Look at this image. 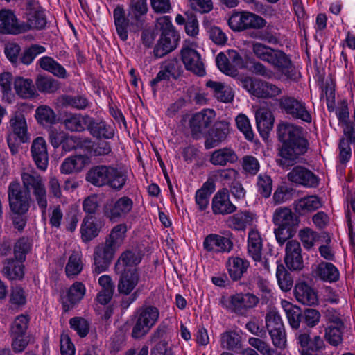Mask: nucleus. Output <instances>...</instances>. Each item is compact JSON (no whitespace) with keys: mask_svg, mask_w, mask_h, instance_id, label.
Here are the masks:
<instances>
[{"mask_svg":"<svg viewBox=\"0 0 355 355\" xmlns=\"http://www.w3.org/2000/svg\"><path fill=\"white\" fill-rule=\"evenodd\" d=\"M277 135L282 145L278 148L276 162L282 168H288L301 162L309 143L304 137L303 128L288 123L278 125Z\"/></svg>","mask_w":355,"mask_h":355,"instance_id":"1","label":"nucleus"},{"mask_svg":"<svg viewBox=\"0 0 355 355\" xmlns=\"http://www.w3.org/2000/svg\"><path fill=\"white\" fill-rule=\"evenodd\" d=\"M24 191L33 195L42 214L48 207L47 191L42 175L35 171H24L21 174Z\"/></svg>","mask_w":355,"mask_h":355,"instance_id":"2","label":"nucleus"},{"mask_svg":"<svg viewBox=\"0 0 355 355\" xmlns=\"http://www.w3.org/2000/svg\"><path fill=\"white\" fill-rule=\"evenodd\" d=\"M10 132L8 133L6 139L12 155L18 153L20 144L30 141V134L24 114L21 111H15L11 114L9 120Z\"/></svg>","mask_w":355,"mask_h":355,"instance_id":"3","label":"nucleus"},{"mask_svg":"<svg viewBox=\"0 0 355 355\" xmlns=\"http://www.w3.org/2000/svg\"><path fill=\"white\" fill-rule=\"evenodd\" d=\"M8 199L11 212L17 216H24L31 207L32 198L23 190L17 180L10 182L8 187Z\"/></svg>","mask_w":355,"mask_h":355,"instance_id":"4","label":"nucleus"},{"mask_svg":"<svg viewBox=\"0 0 355 355\" xmlns=\"http://www.w3.org/2000/svg\"><path fill=\"white\" fill-rule=\"evenodd\" d=\"M137 319L132 328V338L139 339L144 336L155 325L159 318L158 309L152 306H142L137 311Z\"/></svg>","mask_w":355,"mask_h":355,"instance_id":"5","label":"nucleus"},{"mask_svg":"<svg viewBox=\"0 0 355 355\" xmlns=\"http://www.w3.org/2000/svg\"><path fill=\"white\" fill-rule=\"evenodd\" d=\"M134 202L128 196H122L107 202L103 207L105 217L112 223L126 218L132 212Z\"/></svg>","mask_w":355,"mask_h":355,"instance_id":"6","label":"nucleus"},{"mask_svg":"<svg viewBox=\"0 0 355 355\" xmlns=\"http://www.w3.org/2000/svg\"><path fill=\"white\" fill-rule=\"evenodd\" d=\"M279 107L286 114L295 119H300L306 123H311V114L308 110L306 103L294 96L285 95L279 99Z\"/></svg>","mask_w":355,"mask_h":355,"instance_id":"7","label":"nucleus"},{"mask_svg":"<svg viewBox=\"0 0 355 355\" xmlns=\"http://www.w3.org/2000/svg\"><path fill=\"white\" fill-rule=\"evenodd\" d=\"M215 116V112L211 109H204L193 114L189 120L193 137L197 139L204 134L213 123Z\"/></svg>","mask_w":355,"mask_h":355,"instance_id":"8","label":"nucleus"},{"mask_svg":"<svg viewBox=\"0 0 355 355\" xmlns=\"http://www.w3.org/2000/svg\"><path fill=\"white\" fill-rule=\"evenodd\" d=\"M289 182L297 186L315 188L319 184L318 178L309 169L302 166H295L287 174Z\"/></svg>","mask_w":355,"mask_h":355,"instance_id":"9","label":"nucleus"},{"mask_svg":"<svg viewBox=\"0 0 355 355\" xmlns=\"http://www.w3.org/2000/svg\"><path fill=\"white\" fill-rule=\"evenodd\" d=\"M297 344L300 347V352L319 353L325 347L323 339L318 335L311 336V330H300L295 334Z\"/></svg>","mask_w":355,"mask_h":355,"instance_id":"10","label":"nucleus"},{"mask_svg":"<svg viewBox=\"0 0 355 355\" xmlns=\"http://www.w3.org/2000/svg\"><path fill=\"white\" fill-rule=\"evenodd\" d=\"M181 58L187 70L199 76L205 75V68L201 55L192 46L182 47Z\"/></svg>","mask_w":355,"mask_h":355,"instance_id":"11","label":"nucleus"},{"mask_svg":"<svg viewBox=\"0 0 355 355\" xmlns=\"http://www.w3.org/2000/svg\"><path fill=\"white\" fill-rule=\"evenodd\" d=\"M115 251L114 245L96 246L94 253V273L99 275L107 270L114 258Z\"/></svg>","mask_w":355,"mask_h":355,"instance_id":"12","label":"nucleus"},{"mask_svg":"<svg viewBox=\"0 0 355 355\" xmlns=\"http://www.w3.org/2000/svg\"><path fill=\"white\" fill-rule=\"evenodd\" d=\"M119 275L117 289L120 294L128 295L135 289L139 280V274L137 268L115 270Z\"/></svg>","mask_w":355,"mask_h":355,"instance_id":"13","label":"nucleus"},{"mask_svg":"<svg viewBox=\"0 0 355 355\" xmlns=\"http://www.w3.org/2000/svg\"><path fill=\"white\" fill-rule=\"evenodd\" d=\"M212 211L216 215H227L236 211V207L230 200V191L226 188L218 190L211 202Z\"/></svg>","mask_w":355,"mask_h":355,"instance_id":"14","label":"nucleus"},{"mask_svg":"<svg viewBox=\"0 0 355 355\" xmlns=\"http://www.w3.org/2000/svg\"><path fill=\"white\" fill-rule=\"evenodd\" d=\"M259 298L252 293H236L230 297V306L233 312L242 315L248 309L254 308L259 303Z\"/></svg>","mask_w":355,"mask_h":355,"instance_id":"15","label":"nucleus"},{"mask_svg":"<svg viewBox=\"0 0 355 355\" xmlns=\"http://www.w3.org/2000/svg\"><path fill=\"white\" fill-rule=\"evenodd\" d=\"M230 134V123L225 121L216 122L209 130L205 142L207 149L219 146L223 142Z\"/></svg>","mask_w":355,"mask_h":355,"instance_id":"16","label":"nucleus"},{"mask_svg":"<svg viewBox=\"0 0 355 355\" xmlns=\"http://www.w3.org/2000/svg\"><path fill=\"white\" fill-rule=\"evenodd\" d=\"M26 15L30 27L40 30L46 26V15L44 10L39 6L37 1H27Z\"/></svg>","mask_w":355,"mask_h":355,"instance_id":"17","label":"nucleus"},{"mask_svg":"<svg viewBox=\"0 0 355 355\" xmlns=\"http://www.w3.org/2000/svg\"><path fill=\"white\" fill-rule=\"evenodd\" d=\"M31 151L33 159L38 168L45 171L48 166V153L46 143L42 137H38L33 141Z\"/></svg>","mask_w":355,"mask_h":355,"instance_id":"18","label":"nucleus"},{"mask_svg":"<svg viewBox=\"0 0 355 355\" xmlns=\"http://www.w3.org/2000/svg\"><path fill=\"white\" fill-rule=\"evenodd\" d=\"M144 253L137 246L123 252L116 261L114 270L129 269L128 266H136L141 261Z\"/></svg>","mask_w":355,"mask_h":355,"instance_id":"19","label":"nucleus"},{"mask_svg":"<svg viewBox=\"0 0 355 355\" xmlns=\"http://www.w3.org/2000/svg\"><path fill=\"white\" fill-rule=\"evenodd\" d=\"M178 35L175 33H162L161 37L154 49V55L162 58L173 51L178 46Z\"/></svg>","mask_w":355,"mask_h":355,"instance_id":"20","label":"nucleus"},{"mask_svg":"<svg viewBox=\"0 0 355 355\" xmlns=\"http://www.w3.org/2000/svg\"><path fill=\"white\" fill-rule=\"evenodd\" d=\"M113 18L119 37L123 42L126 41L128 37V28L130 26V22L125 15L123 6H116L113 11Z\"/></svg>","mask_w":355,"mask_h":355,"instance_id":"21","label":"nucleus"},{"mask_svg":"<svg viewBox=\"0 0 355 355\" xmlns=\"http://www.w3.org/2000/svg\"><path fill=\"white\" fill-rule=\"evenodd\" d=\"M238 159L236 152L232 148L225 147L212 152L209 162L214 166H225L236 163Z\"/></svg>","mask_w":355,"mask_h":355,"instance_id":"22","label":"nucleus"},{"mask_svg":"<svg viewBox=\"0 0 355 355\" xmlns=\"http://www.w3.org/2000/svg\"><path fill=\"white\" fill-rule=\"evenodd\" d=\"M215 183L211 179H208L202 186L196 191L195 202L199 211H205L209 206V198L215 191Z\"/></svg>","mask_w":355,"mask_h":355,"instance_id":"23","label":"nucleus"},{"mask_svg":"<svg viewBox=\"0 0 355 355\" xmlns=\"http://www.w3.org/2000/svg\"><path fill=\"white\" fill-rule=\"evenodd\" d=\"M257 129L260 135L267 137L274 125V117L272 112L266 108H259L255 114Z\"/></svg>","mask_w":355,"mask_h":355,"instance_id":"24","label":"nucleus"},{"mask_svg":"<svg viewBox=\"0 0 355 355\" xmlns=\"http://www.w3.org/2000/svg\"><path fill=\"white\" fill-rule=\"evenodd\" d=\"M272 221L278 227H294L298 224L296 215L288 207H279L273 213Z\"/></svg>","mask_w":355,"mask_h":355,"instance_id":"25","label":"nucleus"},{"mask_svg":"<svg viewBox=\"0 0 355 355\" xmlns=\"http://www.w3.org/2000/svg\"><path fill=\"white\" fill-rule=\"evenodd\" d=\"M89 116L80 114L66 113L63 116L62 123L65 129L71 132H81L87 125Z\"/></svg>","mask_w":355,"mask_h":355,"instance_id":"26","label":"nucleus"},{"mask_svg":"<svg viewBox=\"0 0 355 355\" xmlns=\"http://www.w3.org/2000/svg\"><path fill=\"white\" fill-rule=\"evenodd\" d=\"M294 295L298 302L305 305H314L318 302L315 291L305 282L295 284Z\"/></svg>","mask_w":355,"mask_h":355,"instance_id":"27","label":"nucleus"},{"mask_svg":"<svg viewBox=\"0 0 355 355\" xmlns=\"http://www.w3.org/2000/svg\"><path fill=\"white\" fill-rule=\"evenodd\" d=\"M255 216L249 211L237 212L227 218V225L236 230H244L248 225H252Z\"/></svg>","mask_w":355,"mask_h":355,"instance_id":"28","label":"nucleus"},{"mask_svg":"<svg viewBox=\"0 0 355 355\" xmlns=\"http://www.w3.org/2000/svg\"><path fill=\"white\" fill-rule=\"evenodd\" d=\"M17 17L10 10L0 11V33L4 34H16L19 32Z\"/></svg>","mask_w":355,"mask_h":355,"instance_id":"29","label":"nucleus"},{"mask_svg":"<svg viewBox=\"0 0 355 355\" xmlns=\"http://www.w3.org/2000/svg\"><path fill=\"white\" fill-rule=\"evenodd\" d=\"M87 128L93 137L98 138L110 139L114 134L113 128L105 121L95 120L92 117H89Z\"/></svg>","mask_w":355,"mask_h":355,"instance_id":"30","label":"nucleus"},{"mask_svg":"<svg viewBox=\"0 0 355 355\" xmlns=\"http://www.w3.org/2000/svg\"><path fill=\"white\" fill-rule=\"evenodd\" d=\"M14 89L16 94L21 98H33L37 95L33 82L30 78L17 77L14 80Z\"/></svg>","mask_w":355,"mask_h":355,"instance_id":"31","label":"nucleus"},{"mask_svg":"<svg viewBox=\"0 0 355 355\" xmlns=\"http://www.w3.org/2000/svg\"><path fill=\"white\" fill-rule=\"evenodd\" d=\"M110 166L99 165L90 168L86 175V180L96 187L107 185Z\"/></svg>","mask_w":355,"mask_h":355,"instance_id":"32","label":"nucleus"},{"mask_svg":"<svg viewBox=\"0 0 355 355\" xmlns=\"http://www.w3.org/2000/svg\"><path fill=\"white\" fill-rule=\"evenodd\" d=\"M43 70L48 71L59 78H66L67 72L64 67L50 56H43L37 62Z\"/></svg>","mask_w":355,"mask_h":355,"instance_id":"33","label":"nucleus"},{"mask_svg":"<svg viewBox=\"0 0 355 355\" xmlns=\"http://www.w3.org/2000/svg\"><path fill=\"white\" fill-rule=\"evenodd\" d=\"M284 261L287 267L293 270H299L303 268V260L301 255L300 245H286Z\"/></svg>","mask_w":355,"mask_h":355,"instance_id":"34","label":"nucleus"},{"mask_svg":"<svg viewBox=\"0 0 355 355\" xmlns=\"http://www.w3.org/2000/svg\"><path fill=\"white\" fill-rule=\"evenodd\" d=\"M322 202L317 196H308L303 197L294 203L295 210L300 214H305L307 212L314 211L320 208Z\"/></svg>","mask_w":355,"mask_h":355,"instance_id":"35","label":"nucleus"},{"mask_svg":"<svg viewBox=\"0 0 355 355\" xmlns=\"http://www.w3.org/2000/svg\"><path fill=\"white\" fill-rule=\"evenodd\" d=\"M3 275L10 280H21L24 276V265L12 258L3 261Z\"/></svg>","mask_w":355,"mask_h":355,"instance_id":"36","label":"nucleus"},{"mask_svg":"<svg viewBox=\"0 0 355 355\" xmlns=\"http://www.w3.org/2000/svg\"><path fill=\"white\" fill-rule=\"evenodd\" d=\"M249 262L240 257H232L227 261V270L234 281L240 279L249 268Z\"/></svg>","mask_w":355,"mask_h":355,"instance_id":"37","label":"nucleus"},{"mask_svg":"<svg viewBox=\"0 0 355 355\" xmlns=\"http://www.w3.org/2000/svg\"><path fill=\"white\" fill-rule=\"evenodd\" d=\"M87 159L83 155H75L64 159L60 166L62 174H71L80 172L85 166Z\"/></svg>","mask_w":355,"mask_h":355,"instance_id":"38","label":"nucleus"},{"mask_svg":"<svg viewBox=\"0 0 355 355\" xmlns=\"http://www.w3.org/2000/svg\"><path fill=\"white\" fill-rule=\"evenodd\" d=\"M243 87L252 95L258 98H265L266 81L250 77H245L241 80Z\"/></svg>","mask_w":355,"mask_h":355,"instance_id":"39","label":"nucleus"},{"mask_svg":"<svg viewBox=\"0 0 355 355\" xmlns=\"http://www.w3.org/2000/svg\"><path fill=\"white\" fill-rule=\"evenodd\" d=\"M107 179V185L119 191L125 184L128 176L124 171L110 166Z\"/></svg>","mask_w":355,"mask_h":355,"instance_id":"40","label":"nucleus"},{"mask_svg":"<svg viewBox=\"0 0 355 355\" xmlns=\"http://www.w3.org/2000/svg\"><path fill=\"white\" fill-rule=\"evenodd\" d=\"M147 0H131L129 5V15L135 21L137 26H141L142 17L148 12Z\"/></svg>","mask_w":355,"mask_h":355,"instance_id":"41","label":"nucleus"},{"mask_svg":"<svg viewBox=\"0 0 355 355\" xmlns=\"http://www.w3.org/2000/svg\"><path fill=\"white\" fill-rule=\"evenodd\" d=\"M100 228L92 216L85 217L80 227L81 238L83 242H89L98 235Z\"/></svg>","mask_w":355,"mask_h":355,"instance_id":"42","label":"nucleus"},{"mask_svg":"<svg viewBox=\"0 0 355 355\" xmlns=\"http://www.w3.org/2000/svg\"><path fill=\"white\" fill-rule=\"evenodd\" d=\"M315 273L321 279L329 282H336L339 279V272L331 263H320L317 266Z\"/></svg>","mask_w":355,"mask_h":355,"instance_id":"43","label":"nucleus"},{"mask_svg":"<svg viewBox=\"0 0 355 355\" xmlns=\"http://www.w3.org/2000/svg\"><path fill=\"white\" fill-rule=\"evenodd\" d=\"M282 304L291 327L293 329H297L300 323H302L303 311L300 307L294 306L285 300L282 301Z\"/></svg>","mask_w":355,"mask_h":355,"instance_id":"44","label":"nucleus"},{"mask_svg":"<svg viewBox=\"0 0 355 355\" xmlns=\"http://www.w3.org/2000/svg\"><path fill=\"white\" fill-rule=\"evenodd\" d=\"M250 37L252 39L260 40L271 44H277L279 42L278 34L275 31L273 26L266 24V26L257 31L250 33Z\"/></svg>","mask_w":355,"mask_h":355,"instance_id":"45","label":"nucleus"},{"mask_svg":"<svg viewBox=\"0 0 355 355\" xmlns=\"http://www.w3.org/2000/svg\"><path fill=\"white\" fill-rule=\"evenodd\" d=\"M35 117L37 123L42 125L55 123L56 114L53 109L47 105H40L35 110Z\"/></svg>","mask_w":355,"mask_h":355,"instance_id":"46","label":"nucleus"},{"mask_svg":"<svg viewBox=\"0 0 355 355\" xmlns=\"http://www.w3.org/2000/svg\"><path fill=\"white\" fill-rule=\"evenodd\" d=\"M276 277L278 284L283 291L287 292L292 288L293 286V277L282 263L277 265Z\"/></svg>","mask_w":355,"mask_h":355,"instance_id":"47","label":"nucleus"},{"mask_svg":"<svg viewBox=\"0 0 355 355\" xmlns=\"http://www.w3.org/2000/svg\"><path fill=\"white\" fill-rule=\"evenodd\" d=\"M343 327V322L341 320H338L336 325H329L325 329V338L327 342L333 345L338 346L343 340L341 329Z\"/></svg>","mask_w":355,"mask_h":355,"instance_id":"48","label":"nucleus"},{"mask_svg":"<svg viewBox=\"0 0 355 355\" xmlns=\"http://www.w3.org/2000/svg\"><path fill=\"white\" fill-rule=\"evenodd\" d=\"M83 269L80 252L73 251L69 258L65 267V272L68 277L78 275Z\"/></svg>","mask_w":355,"mask_h":355,"instance_id":"49","label":"nucleus"},{"mask_svg":"<svg viewBox=\"0 0 355 355\" xmlns=\"http://www.w3.org/2000/svg\"><path fill=\"white\" fill-rule=\"evenodd\" d=\"M267 62L280 70L288 69L291 65V61L287 55L278 49H273Z\"/></svg>","mask_w":355,"mask_h":355,"instance_id":"50","label":"nucleus"},{"mask_svg":"<svg viewBox=\"0 0 355 355\" xmlns=\"http://www.w3.org/2000/svg\"><path fill=\"white\" fill-rule=\"evenodd\" d=\"M28 322L29 318L24 315H20L16 317L10 327V336H26Z\"/></svg>","mask_w":355,"mask_h":355,"instance_id":"51","label":"nucleus"},{"mask_svg":"<svg viewBox=\"0 0 355 355\" xmlns=\"http://www.w3.org/2000/svg\"><path fill=\"white\" fill-rule=\"evenodd\" d=\"M36 87L42 93L51 94L59 89V83L51 77L41 76L36 80Z\"/></svg>","mask_w":355,"mask_h":355,"instance_id":"52","label":"nucleus"},{"mask_svg":"<svg viewBox=\"0 0 355 355\" xmlns=\"http://www.w3.org/2000/svg\"><path fill=\"white\" fill-rule=\"evenodd\" d=\"M247 11L234 12L228 19L230 28L237 32L246 31Z\"/></svg>","mask_w":355,"mask_h":355,"instance_id":"53","label":"nucleus"},{"mask_svg":"<svg viewBox=\"0 0 355 355\" xmlns=\"http://www.w3.org/2000/svg\"><path fill=\"white\" fill-rule=\"evenodd\" d=\"M221 345L230 350H237L241 347V336L235 331H227L222 334Z\"/></svg>","mask_w":355,"mask_h":355,"instance_id":"54","label":"nucleus"},{"mask_svg":"<svg viewBox=\"0 0 355 355\" xmlns=\"http://www.w3.org/2000/svg\"><path fill=\"white\" fill-rule=\"evenodd\" d=\"M128 227L125 223L115 225L106 239V244H121L124 241Z\"/></svg>","mask_w":355,"mask_h":355,"instance_id":"55","label":"nucleus"},{"mask_svg":"<svg viewBox=\"0 0 355 355\" xmlns=\"http://www.w3.org/2000/svg\"><path fill=\"white\" fill-rule=\"evenodd\" d=\"M46 51V48L40 44H33L27 48L23 52L20 61L26 65H28L33 62L34 59L40 54Z\"/></svg>","mask_w":355,"mask_h":355,"instance_id":"56","label":"nucleus"},{"mask_svg":"<svg viewBox=\"0 0 355 355\" xmlns=\"http://www.w3.org/2000/svg\"><path fill=\"white\" fill-rule=\"evenodd\" d=\"M216 62L218 68L223 73L232 77L237 75L238 70L230 64L228 58L224 53L221 52L217 55Z\"/></svg>","mask_w":355,"mask_h":355,"instance_id":"57","label":"nucleus"},{"mask_svg":"<svg viewBox=\"0 0 355 355\" xmlns=\"http://www.w3.org/2000/svg\"><path fill=\"white\" fill-rule=\"evenodd\" d=\"M241 167L245 174L254 176L259 172L260 164L255 157L245 155L241 159Z\"/></svg>","mask_w":355,"mask_h":355,"instance_id":"58","label":"nucleus"},{"mask_svg":"<svg viewBox=\"0 0 355 355\" xmlns=\"http://www.w3.org/2000/svg\"><path fill=\"white\" fill-rule=\"evenodd\" d=\"M266 24L267 21L263 17L254 12L247 11L246 30L257 31L266 27Z\"/></svg>","mask_w":355,"mask_h":355,"instance_id":"59","label":"nucleus"},{"mask_svg":"<svg viewBox=\"0 0 355 355\" xmlns=\"http://www.w3.org/2000/svg\"><path fill=\"white\" fill-rule=\"evenodd\" d=\"M259 193L264 198H268L272 192V180L271 178L265 174H259L257 177V182Z\"/></svg>","mask_w":355,"mask_h":355,"instance_id":"60","label":"nucleus"},{"mask_svg":"<svg viewBox=\"0 0 355 355\" xmlns=\"http://www.w3.org/2000/svg\"><path fill=\"white\" fill-rule=\"evenodd\" d=\"M85 293V287L81 282H76L73 284L67 292V300L71 304H74L78 302Z\"/></svg>","mask_w":355,"mask_h":355,"instance_id":"61","label":"nucleus"},{"mask_svg":"<svg viewBox=\"0 0 355 355\" xmlns=\"http://www.w3.org/2000/svg\"><path fill=\"white\" fill-rule=\"evenodd\" d=\"M268 331L284 327L282 318L276 309H270L265 317Z\"/></svg>","mask_w":355,"mask_h":355,"instance_id":"62","label":"nucleus"},{"mask_svg":"<svg viewBox=\"0 0 355 355\" xmlns=\"http://www.w3.org/2000/svg\"><path fill=\"white\" fill-rule=\"evenodd\" d=\"M272 249L270 245H248V252L254 261H261L262 258L271 255Z\"/></svg>","mask_w":355,"mask_h":355,"instance_id":"63","label":"nucleus"},{"mask_svg":"<svg viewBox=\"0 0 355 355\" xmlns=\"http://www.w3.org/2000/svg\"><path fill=\"white\" fill-rule=\"evenodd\" d=\"M63 104L77 110H84L89 106V101L83 96H70L63 97Z\"/></svg>","mask_w":355,"mask_h":355,"instance_id":"64","label":"nucleus"}]
</instances>
